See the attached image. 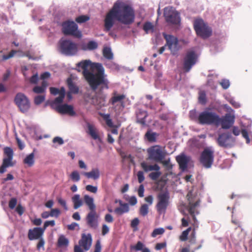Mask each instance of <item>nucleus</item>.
<instances>
[{
	"label": "nucleus",
	"instance_id": "1",
	"mask_svg": "<svg viewBox=\"0 0 252 252\" xmlns=\"http://www.w3.org/2000/svg\"><path fill=\"white\" fill-rule=\"evenodd\" d=\"M77 66L83 69V75L93 91H95L98 86L101 90L108 89L109 82L101 63H92L90 60H85L78 63Z\"/></svg>",
	"mask_w": 252,
	"mask_h": 252
},
{
	"label": "nucleus",
	"instance_id": "2",
	"mask_svg": "<svg viewBox=\"0 0 252 252\" xmlns=\"http://www.w3.org/2000/svg\"><path fill=\"white\" fill-rule=\"evenodd\" d=\"M135 15L133 9L128 4L118 0L112 9L106 14L104 19V31L109 32L117 20L120 23L129 25L133 22Z\"/></svg>",
	"mask_w": 252,
	"mask_h": 252
},
{
	"label": "nucleus",
	"instance_id": "3",
	"mask_svg": "<svg viewBox=\"0 0 252 252\" xmlns=\"http://www.w3.org/2000/svg\"><path fill=\"white\" fill-rule=\"evenodd\" d=\"M198 123L201 125H211L218 124L220 117L215 112L207 109L201 112L198 116Z\"/></svg>",
	"mask_w": 252,
	"mask_h": 252
},
{
	"label": "nucleus",
	"instance_id": "4",
	"mask_svg": "<svg viewBox=\"0 0 252 252\" xmlns=\"http://www.w3.org/2000/svg\"><path fill=\"white\" fill-rule=\"evenodd\" d=\"M148 158L155 162H161L165 158L166 153L160 146L156 145L147 150Z\"/></svg>",
	"mask_w": 252,
	"mask_h": 252
},
{
	"label": "nucleus",
	"instance_id": "5",
	"mask_svg": "<svg viewBox=\"0 0 252 252\" xmlns=\"http://www.w3.org/2000/svg\"><path fill=\"white\" fill-rule=\"evenodd\" d=\"M214 158V150L212 147L205 148L202 152L200 162L206 168H210L213 163Z\"/></svg>",
	"mask_w": 252,
	"mask_h": 252
},
{
	"label": "nucleus",
	"instance_id": "6",
	"mask_svg": "<svg viewBox=\"0 0 252 252\" xmlns=\"http://www.w3.org/2000/svg\"><path fill=\"white\" fill-rule=\"evenodd\" d=\"M194 28L198 35L205 38L210 36L212 33L211 30L202 19H196L194 22Z\"/></svg>",
	"mask_w": 252,
	"mask_h": 252
},
{
	"label": "nucleus",
	"instance_id": "7",
	"mask_svg": "<svg viewBox=\"0 0 252 252\" xmlns=\"http://www.w3.org/2000/svg\"><path fill=\"white\" fill-rule=\"evenodd\" d=\"M13 155V151L11 148L6 147L4 148V158L0 167V173H4L6 171V168L14 165L12 161Z\"/></svg>",
	"mask_w": 252,
	"mask_h": 252
},
{
	"label": "nucleus",
	"instance_id": "8",
	"mask_svg": "<svg viewBox=\"0 0 252 252\" xmlns=\"http://www.w3.org/2000/svg\"><path fill=\"white\" fill-rule=\"evenodd\" d=\"M14 102L22 113L28 112L31 107L30 100L22 93L16 94L14 98Z\"/></svg>",
	"mask_w": 252,
	"mask_h": 252
},
{
	"label": "nucleus",
	"instance_id": "9",
	"mask_svg": "<svg viewBox=\"0 0 252 252\" xmlns=\"http://www.w3.org/2000/svg\"><path fill=\"white\" fill-rule=\"evenodd\" d=\"M62 27V31L64 34L71 35L78 38L82 36L81 32L78 30V26L74 22H64L63 23Z\"/></svg>",
	"mask_w": 252,
	"mask_h": 252
},
{
	"label": "nucleus",
	"instance_id": "10",
	"mask_svg": "<svg viewBox=\"0 0 252 252\" xmlns=\"http://www.w3.org/2000/svg\"><path fill=\"white\" fill-rule=\"evenodd\" d=\"M157 211L159 214L165 213L169 203V195L168 192H160L158 195Z\"/></svg>",
	"mask_w": 252,
	"mask_h": 252
},
{
	"label": "nucleus",
	"instance_id": "11",
	"mask_svg": "<svg viewBox=\"0 0 252 252\" xmlns=\"http://www.w3.org/2000/svg\"><path fill=\"white\" fill-rule=\"evenodd\" d=\"M164 16L168 23L177 25L180 22L179 13L172 7H166L164 9Z\"/></svg>",
	"mask_w": 252,
	"mask_h": 252
},
{
	"label": "nucleus",
	"instance_id": "12",
	"mask_svg": "<svg viewBox=\"0 0 252 252\" xmlns=\"http://www.w3.org/2000/svg\"><path fill=\"white\" fill-rule=\"evenodd\" d=\"M61 51L66 55H73L77 52V44L69 40H64L61 42Z\"/></svg>",
	"mask_w": 252,
	"mask_h": 252
},
{
	"label": "nucleus",
	"instance_id": "13",
	"mask_svg": "<svg viewBox=\"0 0 252 252\" xmlns=\"http://www.w3.org/2000/svg\"><path fill=\"white\" fill-rule=\"evenodd\" d=\"M235 139L228 133L220 134L217 139L218 145L224 148L232 147L235 144Z\"/></svg>",
	"mask_w": 252,
	"mask_h": 252
},
{
	"label": "nucleus",
	"instance_id": "14",
	"mask_svg": "<svg viewBox=\"0 0 252 252\" xmlns=\"http://www.w3.org/2000/svg\"><path fill=\"white\" fill-rule=\"evenodd\" d=\"M197 60V56L192 51H189L184 58L183 68L186 72H189L191 67L196 63Z\"/></svg>",
	"mask_w": 252,
	"mask_h": 252
},
{
	"label": "nucleus",
	"instance_id": "15",
	"mask_svg": "<svg viewBox=\"0 0 252 252\" xmlns=\"http://www.w3.org/2000/svg\"><path fill=\"white\" fill-rule=\"evenodd\" d=\"M164 37L166 41V45L171 51L173 55H175L179 50L180 47L178 44V39L172 35L164 34Z\"/></svg>",
	"mask_w": 252,
	"mask_h": 252
},
{
	"label": "nucleus",
	"instance_id": "16",
	"mask_svg": "<svg viewBox=\"0 0 252 252\" xmlns=\"http://www.w3.org/2000/svg\"><path fill=\"white\" fill-rule=\"evenodd\" d=\"M106 95L104 94H94L90 97L89 101L97 108H100L105 104Z\"/></svg>",
	"mask_w": 252,
	"mask_h": 252
},
{
	"label": "nucleus",
	"instance_id": "17",
	"mask_svg": "<svg viewBox=\"0 0 252 252\" xmlns=\"http://www.w3.org/2000/svg\"><path fill=\"white\" fill-rule=\"evenodd\" d=\"M234 121V117L230 114H227L222 118L220 117L219 122L218 124H216V125L219 126L220 124L222 128L228 129L233 124Z\"/></svg>",
	"mask_w": 252,
	"mask_h": 252
},
{
	"label": "nucleus",
	"instance_id": "18",
	"mask_svg": "<svg viewBox=\"0 0 252 252\" xmlns=\"http://www.w3.org/2000/svg\"><path fill=\"white\" fill-rule=\"evenodd\" d=\"M97 218L96 211L90 212L86 217L87 224L91 228H96L97 227Z\"/></svg>",
	"mask_w": 252,
	"mask_h": 252
},
{
	"label": "nucleus",
	"instance_id": "19",
	"mask_svg": "<svg viewBox=\"0 0 252 252\" xmlns=\"http://www.w3.org/2000/svg\"><path fill=\"white\" fill-rule=\"evenodd\" d=\"M92 243V239L90 234H88L87 235L83 234L82 236L81 239L79 242L80 246L83 247L86 251H88L90 249Z\"/></svg>",
	"mask_w": 252,
	"mask_h": 252
},
{
	"label": "nucleus",
	"instance_id": "20",
	"mask_svg": "<svg viewBox=\"0 0 252 252\" xmlns=\"http://www.w3.org/2000/svg\"><path fill=\"white\" fill-rule=\"evenodd\" d=\"M44 233V229L40 227H35L33 229H30L28 232V238L30 240L39 239L42 238Z\"/></svg>",
	"mask_w": 252,
	"mask_h": 252
},
{
	"label": "nucleus",
	"instance_id": "21",
	"mask_svg": "<svg viewBox=\"0 0 252 252\" xmlns=\"http://www.w3.org/2000/svg\"><path fill=\"white\" fill-rule=\"evenodd\" d=\"M56 110L60 113L67 114L70 116L75 115L73 107L72 105L68 104L59 105L57 106Z\"/></svg>",
	"mask_w": 252,
	"mask_h": 252
},
{
	"label": "nucleus",
	"instance_id": "22",
	"mask_svg": "<svg viewBox=\"0 0 252 252\" xmlns=\"http://www.w3.org/2000/svg\"><path fill=\"white\" fill-rule=\"evenodd\" d=\"M176 160L181 170L185 171L187 168V165L190 160V158L183 154L177 156L176 157Z\"/></svg>",
	"mask_w": 252,
	"mask_h": 252
},
{
	"label": "nucleus",
	"instance_id": "23",
	"mask_svg": "<svg viewBox=\"0 0 252 252\" xmlns=\"http://www.w3.org/2000/svg\"><path fill=\"white\" fill-rule=\"evenodd\" d=\"M82 175L85 176L88 179H92L94 180H97L100 177V171L98 168H93L90 172H84Z\"/></svg>",
	"mask_w": 252,
	"mask_h": 252
},
{
	"label": "nucleus",
	"instance_id": "24",
	"mask_svg": "<svg viewBox=\"0 0 252 252\" xmlns=\"http://www.w3.org/2000/svg\"><path fill=\"white\" fill-rule=\"evenodd\" d=\"M65 90L63 88H62L60 92V94L51 103V106L52 108L56 109L57 106L61 105L65 95Z\"/></svg>",
	"mask_w": 252,
	"mask_h": 252
},
{
	"label": "nucleus",
	"instance_id": "25",
	"mask_svg": "<svg viewBox=\"0 0 252 252\" xmlns=\"http://www.w3.org/2000/svg\"><path fill=\"white\" fill-rule=\"evenodd\" d=\"M141 167L146 172L151 171H158L160 170V167L157 164L150 165L147 162L143 161L140 164Z\"/></svg>",
	"mask_w": 252,
	"mask_h": 252
},
{
	"label": "nucleus",
	"instance_id": "26",
	"mask_svg": "<svg viewBox=\"0 0 252 252\" xmlns=\"http://www.w3.org/2000/svg\"><path fill=\"white\" fill-rule=\"evenodd\" d=\"M84 202L88 207L90 212L95 211L96 206L94 203V198L88 195H85L84 197Z\"/></svg>",
	"mask_w": 252,
	"mask_h": 252
},
{
	"label": "nucleus",
	"instance_id": "27",
	"mask_svg": "<svg viewBox=\"0 0 252 252\" xmlns=\"http://www.w3.org/2000/svg\"><path fill=\"white\" fill-rule=\"evenodd\" d=\"M88 133L95 140H98L101 141V139L99 137L98 130L93 125L89 124L88 125Z\"/></svg>",
	"mask_w": 252,
	"mask_h": 252
},
{
	"label": "nucleus",
	"instance_id": "28",
	"mask_svg": "<svg viewBox=\"0 0 252 252\" xmlns=\"http://www.w3.org/2000/svg\"><path fill=\"white\" fill-rule=\"evenodd\" d=\"M190 192L187 195V197H188V199L189 200V205L188 206V211L190 214L191 215V216L193 218V219L195 220V208L198 206L199 202L198 201L195 202V203L191 202V201L189 200V195H190Z\"/></svg>",
	"mask_w": 252,
	"mask_h": 252
},
{
	"label": "nucleus",
	"instance_id": "29",
	"mask_svg": "<svg viewBox=\"0 0 252 252\" xmlns=\"http://www.w3.org/2000/svg\"><path fill=\"white\" fill-rule=\"evenodd\" d=\"M57 244L60 248H66L69 245V240L63 235H61L58 238Z\"/></svg>",
	"mask_w": 252,
	"mask_h": 252
},
{
	"label": "nucleus",
	"instance_id": "30",
	"mask_svg": "<svg viewBox=\"0 0 252 252\" xmlns=\"http://www.w3.org/2000/svg\"><path fill=\"white\" fill-rule=\"evenodd\" d=\"M126 95L125 94H118L116 92L113 93V95L110 100V102L114 105L116 103L119 102L122 103V100L125 98Z\"/></svg>",
	"mask_w": 252,
	"mask_h": 252
},
{
	"label": "nucleus",
	"instance_id": "31",
	"mask_svg": "<svg viewBox=\"0 0 252 252\" xmlns=\"http://www.w3.org/2000/svg\"><path fill=\"white\" fill-rule=\"evenodd\" d=\"M72 201L73 203V208L74 209H77L83 205V202L80 198L79 194H75L72 197Z\"/></svg>",
	"mask_w": 252,
	"mask_h": 252
},
{
	"label": "nucleus",
	"instance_id": "32",
	"mask_svg": "<svg viewBox=\"0 0 252 252\" xmlns=\"http://www.w3.org/2000/svg\"><path fill=\"white\" fill-rule=\"evenodd\" d=\"M97 47V43L94 41H89L87 43L81 45V49L83 50H92Z\"/></svg>",
	"mask_w": 252,
	"mask_h": 252
},
{
	"label": "nucleus",
	"instance_id": "33",
	"mask_svg": "<svg viewBox=\"0 0 252 252\" xmlns=\"http://www.w3.org/2000/svg\"><path fill=\"white\" fill-rule=\"evenodd\" d=\"M24 164H26L28 167H32L34 163V154L32 153L27 155L23 160Z\"/></svg>",
	"mask_w": 252,
	"mask_h": 252
},
{
	"label": "nucleus",
	"instance_id": "34",
	"mask_svg": "<svg viewBox=\"0 0 252 252\" xmlns=\"http://www.w3.org/2000/svg\"><path fill=\"white\" fill-rule=\"evenodd\" d=\"M148 114L147 112L140 110L137 113V122L143 125L145 124V119L147 117Z\"/></svg>",
	"mask_w": 252,
	"mask_h": 252
},
{
	"label": "nucleus",
	"instance_id": "35",
	"mask_svg": "<svg viewBox=\"0 0 252 252\" xmlns=\"http://www.w3.org/2000/svg\"><path fill=\"white\" fill-rule=\"evenodd\" d=\"M129 211V206L127 204L125 203L124 205L120 207L116 208L114 212L118 215H122L124 213H127Z\"/></svg>",
	"mask_w": 252,
	"mask_h": 252
},
{
	"label": "nucleus",
	"instance_id": "36",
	"mask_svg": "<svg viewBox=\"0 0 252 252\" xmlns=\"http://www.w3.org/2000/svg\"><path fill=\"white\" fill-rule=\"evenodd\" d=\"M143 29L146 33H152L154 31V26L151 22H147L144 24Z\"/></svg>",
	"mask_w": 252,
	"mask_h": 252
},
{
	"label": "nucleus",
	"instance_id": "37",
	"mask_svg": "<svg viewBox=\"0 0 252 252\" xmlns=\"http://www.w3.org/2000/svg\"><path fill=\"white\" fill-rule=\"evenodd\" d=\"M67 83L70 93L76 94L78 92L79 89L78 87L73 83L71 79L68 78L67 80Z\"/></svg>",
	"mask_w": 252,
	"mask_h": 252
},
{
	"label": "nucleus",
	"instance_id": "38",
	"mask_svg": "<svg viewBox=\"0 0 252 252\" xmlns=\"http://www.w3.org/2000/svg\"><path fill=\"white\" fill-rule=\"evenodd\" d=\"M103 55L105 58L108 60H111L113 58V53L109 47L104 48L103 50Z\"/></svg>",
	"mask_w": 252,
	"mask_h": 252
},
{
	"label": "nucleus",
	"instance_id": "39",
	"mask_svg": "<svg viewBox=\"0 0 252 252\" xmlns=\"http://www.w3.org/2000/svg\"><path fill=\"white\" fill-rule=\"evenodd\" d=\"M156 133L151 131H147L145 134V136L147 140L150 142H155L156 139Z\"/></svg>",
	"mask_w": 252,
	"mask_h": 252
},
{
	"label": "nucleus",
	"instance_id": "40",
	"mask_svg": "<svg viewBox=\"0 0 252 252\" xmlns=\"http://www.w3.org/2000/svg\"><path fill=\"white\" fill-rule=\"evenodd\" d=\"M198 101L200 103L205 104L206 103V96L204 91H201L199 93Z\"/></svg>",
	"mask_w": 252,
	"mask_h": 252
},
{
	"label": "nucleus",
	"instance_id": "41",
	"mask_svg": "<svg viewBox=\"0 0 252 252\" xmlns=\"http://www.w3.org/2000/svg\"><path fill=\"white\" fill-rule=\"evenodd\" d=\"M148 212L149 207L148 205L146 204H143L139 209V213L140 215L143 216H145L148 214Z\"/></svg>",
	"mask_w": 252,
	"mask_h": 252
},
{
	"label": "nucleus",
	"instance_id": "42",
	"mask_svg": "<svg viewBox=\"0 0 252 252\" xmlns=\"http://www.w3.org/2000/svg\"><path fill=\"white\" fill-rule=\"evenodd\" d=\"M70 177L73 182H77L79 181L80 180V176L79 173L76 170L73 171L71 173V174L70 175Z\"/></svg>",
	"mask_w": 252,
	"mask_h": 252
},
{
	"label": "nucleus",
	"instance_id": "43",
	"mask_svg": "<svg viewBox=\"0 0 252 252\" xmlns=\"http://www.w3.org/2000/svg\"><path fill=\"white\" fill-rule=\"evenodd\" d=\"M156 172H153L151 173L149 176V177L153 180L156 181L157 180L161 175V173L158 171H155Z\"/></svg>",
	"mask_w": 252,
	"mask_h": 252
},
{
	"label": "nucleus",
	"instance_id": "44",
	"mask_svg": "<svg viewBox=\"0 0 252 252\" xmlns=\"http://www.w3.org/2000/svg\"><path fill=\"white\" fill-rule=\"evenodd\" d=\"M90 19V17L87 15H81L78 17H77L75 19V21L78 23H83Z\"/></svg>",
	"mask_w": 252,
	"mask_h": 252
},
{
	"label": "nucleus",
	"instance_id": "45",
	"mask_svg": "<svg viewBox=\"0 0 252 252\" xmlns=\"http://www.w3.org/2000/svg\"><path fill=\"white\" fill-rule=\"evenodd\" d=\"M45 100V96L43 95H37L35 97L34 102L36 105H39Z\"/></svg>",
	"mask_w": 252,
	"mask_h": 252
},
{
	"label": "nucleus",
	"instance_id": "46",
	"mask_svg": "<svg viewBox=\"0 0 252 252\" xmlns=\"http://www.w3.org/2000/svg\"><path fill=\"white\" fill-rule=\"evenodd\" d=\"M164 232V229L163 228H158L154 229L152 233V236L155 237L158 235L162 234Z\"/></svg>",
	"mask_w": 252,
	"mask_h": 252
},
{
	"label": "nucleus",
	"instance_id": "47",
	"mask_svg": "<svg viewBox=\"0 0 252 252\" xmlns=\"http://www.w3.org/2000/svg\"><path fill=\"white\" fill-rule=\"evenodd\" d=\"M144 246L142 242L139 241L137 242L135 246H131V248L137 251H142L144 248Z\"/></svg>",
	"mask_w": 252,
	"mask_h": 252
},
{
	"label": "nucleus",
	"instance_id": "48",
	"mask_svg": "<svg viewBox=\"0 0 252 252\" xmlns=\"http://www.w3.org/2000/svg\"><path fill=\"white\" fill-rule=\"evenodd\" d=\"M86 189L89 192L95 193L97 191V187L89 185L86 186Z\"/></svg>",
	"mask_w": 252,
	"mask_h": 252
},
{
	"label": "nucleus",
	"instance_id": "49",
	"mask_svg": "<svg viewBox=\"0 0 252 252\" xmlns=\"http://www.w3.org/2000/svg\"><path fill=\"white\" fill-rule=\"evenodd\" d=\"M220 84L224 89H227L230 86V83L228 80L223 79L220 82Z\"/></svg>",
	"mask_w": 252,
	"mask_h": 252
},
{
	"label": "nucleus",
	"instance_id": "50",
	"mask_svg": "<svg viewBox=\"0 0 252 252\" xmlns=\"http://www.w3.org/2000/svg\"><path fill=\"white\" fill-rule=\"evenodd\" d=\"M17 53V51L15 50H12L11 52L6 55H3L2 56V60H7L8 59H9L13 57H14V55Z\"/></svg>",
	"mask_w": 252,
	"mask_h": 252
},
{
	"label": "nucleus",
	"instance_id": "51",
	"mask_svg": "<svg viewBox=\"0 0 252 252\" xmlns=\"http://www.w3.org/2000/svg\"><path fill=\"white\" fill-rule=\"evenodd\" d=\"M60 214V211L58 209H53L50 213L51 217H55L58 218Z\"/></svg>",
	"mask_w": 252,
	"mask_h": 252
},
{
	"label": "nucleus",
	"instance_id": "52",
	"mask_svg": "<svg viewBox=\"0 0 252 252\" xmlns=\"http://www.w3.org/2000/svg\"><path fill=\"white\" fill-rule=\"evenodd\" d=\"M55 225V222L54 220L46 221L44 222V224L43 225V228L42 229H44V231L48 226H54Z\"/></svg>",
	"mask_w": 252,
	"mask_h": 252
},
{
	"label": "nucleus",
	"instance_id": "53",
	"mask_svg": "<svg viewBox=\"0 0 252 252\" xmlns=\"http://www.w3.org/2000/svg\"><path fill=\"white\" fill-rule=\"evenodd\" d=\"M138 180L139 183H141L143 181H144L145 179V177L144 176V173L142 171H139L137 172V174Z\"/></svg>",
	"mask_w": 252,
	"mask_h": 252
},
{
	"label": "nucleus",
	"instance_id": "54",
	"mask_svg": "<svg viewBox=\"0 0 252 252\" xmlns=\"http://www.w3.org/2000/svg\"><path fill=\"white\" fill-rule=\"evenodd\" d=\"M44 88L41 86H35L33 89V91L36 94H40L45 92Z\"/></svg>",
	"mask_w": 252,
	"mask_h": 252
},
{
	"label": "nucleus",
	"instance_id": "55",
	"mask_svg": "<svg viewBox=\"0 0 252 252\" xmlns=\"http://www.w3.org/2000/svg\"><path fill=\"white\" fill-rule=\"evenodd\" d=\"M17 204V199L15 198H12L9 202V207L10 209L15 208Z\"/></svg>",
	"mask_w": 252,
	"mask_h": 252
},
{
	"label": "nucleus",
	"instance_id": "56",
	"mask_svg": "<svg viewBox=\"0 0 252 252\" xmlns=\"http://www.w3.org/2000/svg\"><path fill=\"white\" fill-rule=\"evenodd\" d=\"M54 143H58L59 145H61L63 144V139L60 137H55L53 139Z\"/></svg>",
	"mask_w": 252,
	"mask_h": 252
},
{
	"label": "nucleus",
	"instance_id": "57",
	"mask_svg": "<svg viewBox=\"0 0 252 252\" xmlns=\"http://www.w3.org/2000/svg\"><path fill=\"white\" fill-rule=\"evenodd\" d=\"M45 244V241L43 238L42 237L39 239L38 243L37 245V250H40V248H44V246Z\"/></svg>",
	"mask_w": 252,
	"mask_h": 252
},
{
	"label": "nucleus",
	"instance_id": "58",
	"mask_svg": "<svg viewBox=\"0 0 252 252\" xmlns=\"http://www.w3.org/2000/svg\"><path fill=\"white\" fill-rule=\"evenodd\" d=\"M164 166L166 167L168 169H171L172 167V164L170 162V159H168V160H162L161 161Z\"/></svg>",
	"mask_w": 252,
	"mask_h": 252
},
{
	"label": "nucleus",
	"instance_id": "59",
	"mask_svg": "<svg viewBox=\"0 0 252 252\" xmlns=\"http://www.w3.org/2000/svg\"><path fill=\"white\" fill-rule=\"evenodd\" d=\"M58 201L59 203L62 205L65 210H68V208L66 204V201L60 198L58 199Z\"/></svg>",
	"mask_w": 252,
	"mask_h": 252
},
{
	"label": "nucleus",
	"instance_id": "60",
	"mask_svg": "<svg viewBox=\"0 0 252 252\" xmlns=\"http://www.w3.org/2000/svg\"><path fill=\"white\" fill-rule=\"evenodd\" d=\"M38 80V76L37 74L33 75L30 78V81L32 84H37Z\"/></svg>",
	"mask_w": 252,
	"mask_h": 252
},
{
	"label": "nucleus",
	"instance_id": "61",
	"mask_svg": "<svg viewBox=\"0 0 252 252\" xmlns=\"http://www.w3.org/2000/svg\"><path fill=\"white\" fill-rule=\"evenodd\" d=\"M104 220L105 221L109 223L112 222L114 220L112 216L109 214H107L105 215Z\"/></svg>",
	"mask_w": 252,
	"mask_h": 252
},
{
	"label": "nucleus",
	"instance_id": "62",
	"mask_svg": "<svg viewBox=\"0 0 252 252\" xmlns=\"http://www.w3.org/2000/svg\"><path fill=\"white\" fill-rule=\"evenodd\" d=\"M109 231V228L106 224H103L102 227V235H105Z\"/></svg>",
	"mask_w": 252,
	"mask_h": 252
},
{
	"label": "nucleus",
	"instance_id": "63",
	"mask_svg": "<svg viewBox=\"0 0 252 252\" xmlns=\"http://www.w3.org/2000/svg\"><path fill=\"white\" fill-rule=\"evenodd\" d=\"M139 223V220L138 218H134L131 220V226L133 228L136 227Z\"/></svg>",
	"mask_w": 252,
	"mask_h": 252
},
{
	"label": "nucleus",
	"instance_id": "64",
	"mask_svg": "<svg viewBox=\"0 0 252 252\" xmlns=\"http://www.w3.org/2000/svg\"><path fill=\"white\" fill-rule=\"evenodd\" d=\"M101 250V246L100 242L99 241H97L95 244V250L94 252H100Z\"/></svg>",
	"mask_w": 252,
	"mask_h": 252
}]
</instances>
